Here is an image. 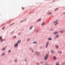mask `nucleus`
Returning <instances> with one entry per match:
<instances>
[{
	"instance_id": "nucleus-1",
	"label": "nucleus",
	"mask_w": 65,
	"mask_h": 65,
	"mask_svg": "<svg viewBox=\"0 0 65 65\" xmlns=\"http://www.w3.org/2000/svg\"><path fill=\"white\" fill-rule=\"evenodd\" d=\"M48 58V55L47 54H46V56L44 57V60H47Z\"/></svg>"
},
{
	"instance_id": "nucleus-2",
	"label": "nucleus",
	"mask_w": 65,
	"mask_h": 65,
	"mask_svg": "<svg viewBox=\"0 0 65 65\" xmlns=\"http://www.w3.org/2000/svg\"><path fill=\"white\" fill-rule=\"evenodd\" d=\"M18 45H19V44L17 43V42H16L14 45V47L15 48L17 47L18 46Z\"/></svg>"
},
{
	"instance_id": "nucleus-3",
	"label": "nucleus",
	"mask_w": 65,
	"mask_h": 65,
	"mask_svg": "<svg viewBox=\"0 0 65 65\" xmlns=\"http://www.w3.org/2000/svg\"><path fill=\"white\" fill-rule=\"evenodd\" d=\"M54 24H55L54 25H57V24H59V23L58 22V21L56 20L54 22Z\"/></svg>"
},
{
	"instance_id": "nucleus-4",
	"label": "nucleus",
	"mask_w": 65,
	"mask_h": 65,
	"mask_svg": "<svg viewBox=\"0 0 65 65\" xmlns=\"http://www.w3.org/2000/svg\"><path fill=\"white\" fill-rule=\"evenodd\" d=\"M2 37H0V40H1V42H3V41H4L5 40V39H2Z\"/></svg>"
},
{
	"instance_id": "nucleus-5",
	"label": "nucleus",
	"mask_w": 65,
	"mask_h": 65,
	"mask_svg": "<svg viewBox=\"0 0 65 65\" xmlns=\"http://www.w3.org/2000/svg\"><path fill=\"white\" fill-rule=\"evenodd\" d=\"M49 44V42H47L46 43V45L45 46V48H47Z\"/></svg>"
},
{
	"instance_id": "nucleus-6",
	"label": "nucleus",
	"mask_w": 65,
	"mask_h": 65,
	"mask_svg": "<svg viewBox=\"0 0 65 65\" xmlns=\"http://www.w3.org/2000/svg\"><path fill=\"white\" fill-rule=\"evenodd\" d=\"M35 54L36 56H39V55H40V53H39L37 52H35Z\"/></svg>"
},
{
	"instance_id": "nucleus-7",
	"label": "nucleus",
	"mask_w": 65,
	"mask_h": 65,
	"mask_svg": "<svg viewBox=\"0 0 65 65\" xmlns=\"http://www.w3.org/2000/svg\"><path fill=\"white\" fill-rule=\"evenodd\" d=\"M59 35H56V36L54 37V39H57L59 37Z\"/></svg>"
},
{
	"instance_id": "nucleus-8",
	"label": "nucleus",
	"mask_w": 65,
	"mask_h": 65,
	"mask_svg": "<svg viewBox=\"0 0 65 65\" xmlns=\"http://www.w3.org/2000/svg\"><path fill=\"white\" fill-rule=\"evenodd\" d=\"M62 32V33H64L65 32V31L63 29H61L59 31V32Z\"/></svg>"
},
{
	"instance_id": "nucleus-9",
	"label": "nucleus",
	"mask_w": 65,
	"mask_h": 65,
	"mask_svg": "<svg viewBox=\"0 0 65 65\" xmlns=\"http://www.w3.org/2000/svg\"><path fill=\"white\" fill-rule=\"evenodd\" d=\"M53 59L55 61L57 60V57L55 56H54L53 57Z\"/></svg>"
},
{
	"instance_id": "nucleus-10",
	"label": "nucleus",
	"mask_w": 65,
	"mask_h": 65,
	"mask_svg": "<svg viewBox=\"0 0 65 65\" xmlns=\"http://www.w3.org/2000/svg\"><path fill=\"white\" fill-rule=\"evenodd\" d=\"M52 13L51 12H49L47 13V15H50L52 14Z\"/></svg>"
},
{
	"instance_id": "nucleus-11",
	"label": "nucleus",
	"mask_w": 65,
	"mask_h": 65,
	"mask_svg": "<svg viewBox=\"0 0 65 65\" xmlns=\"http://www.w3.org/2000/svg\"><path fill=\"white\" fill-rule=\"evenodd\" d=\"M33 44H37L38 42L37 41H35L32 42Z\"/></svg>"
},
{
	"instance_id": "nucleus-12",
	"label": "nucleus",
	"mask_w": 65,
	"mask_h": 65,
	"mask_svg": "<svg viewBox=\"0 0 65 65\" xmlns=\"http://www.w3.org/2000/svg\"><path fill=\"white\" fill-rule=\"evenodd\" d=\"M6 48V47L3 48L2 49V50L3 51H5Z\"/></svg>"
},
{
	"instance_id": "nucleus-13",
	"label": "nucleus",
	"mask_w": 65,
	"mask_h": 65,
	"mask_svg": "<svg viewBox=\"0 0 65 65\" xmlns=\"http://www.w3.org/2000/svg\"><path fill=\"white\" fill-rule=\"evenodd\" d=\"M51 53L52 54H54V53H55V51H54L53 50H52L51 51Z\"/></svg>"
},
{
	"instance_id": "nucleus-14",
	"label": "nucleus",
	"mask_w": 65,
	"mask_h": 65,
	"mask_svg": "<svg viewBox=\"0 0 65 65\" xmlns=\"http://www.w3.org/2000/svg\"><path fill=\"white\" fill-rule=\"evenodd\" d=\"M41 20V19L40 18L37 21V22H40V21Z\"/></svg>"
},
{
	"instance_id": "nucleus-15",
	"label": "nucleus",
	"mask_w": 65,
	"mask_h": 65,
	"mask_svg": "<svg viewBox=\"0 0 65 65\" xmlns=\"http://www.w3.org/2000/svg\"><path fill=\"white\" fill-rule=\"evenodd\" d=\"M58 32H57V31L55 32H54V35H56V34H58Z\"/></svg>"
},
{
	"instance_id": "nucleus-16",
	"label": "nucleus",
	"mask_w": 65,
	"mask_h": 65,
	"mask_svg": "<svg viewBox=\"0 0 65 65\" xmlns=\"http://www.w3.org/2000/svg\"><path fill=\"white\" fill-rule=\"evenodd\" d=\"M21 42V40H19L18 41L17 43H18L19 44V43H20Z\"/></svg>"
},
{
	"instance_id": "nucleus-17",
	"label": "nucleus",
	"mask_w": 65,
	"mask_h": 65,
	"mask_svg": "<svg viewBox=\"0 0 65 65\" xmlns=\"http://www.w3.org/2000/svg\"><path fill=\"white\" fill-rule=\"evenodd\" d=\"M48 40L50 41V40H52V39L51 37H50L48 38Z\"/></svg>"
},
{
	"instance_id": "nucleus-18",
	"label": "nucleus",
	"mask_w": 65,
	"mask_h": 65,
	"mask_svg": "<svg viewBox=\"0 0 65 65\" xmlns=\"http://www.w3.org/2000/svg\"><path fill=\"white\" fill-rule=\"evenodd\" d=\"M34 31H35V32H36V33H38V31H37V30L36 28H35V29Z\"/></svg>"
},
{
	"instance_id": "nucleus-19",
	"label": "nucleus",
	"mask_w": 65,
	"mask_h": 65,
	"mask_svg": "<svg viewBox=\"0 0 65 65\" xmlns=\"http://www.w3.org/2000/svg\"><path fill=\"white\" fill-rule=\"evenodd\" d=\"M5 55V53L4 52H3L1 54V56H4Z\"/></svg>"
},
{
	"instance_id": "nucleus-20",
	"label": "nucleus",
	"mask_w": 65,
	"mask_h": 65,
	"mask_svg": "<svg viewBox=\"0 0 65 65\" xmlns=\"http://www.w3.org/2000/svg\"><path fill=\"white\" fill-rule=\"evenodd\" d=\"M55 47L56 48H57V49L58 48H59V46H58V45H55Z\"/></svg>"
},
{
	"instance_id": "nucleus-21",
	"label": "nucleus",
	"mask_w": 65,
	"mask_h": 65,
	"mask_svg": "<svg viewBox=\"0 0 65 65\" xmlns=\"http://www.w3.org/2000/svg\"><path fill=\"white\" fill-rule=\"evenodd\" d=\"M33 26H31L29 28V30H31V29H32V28H33Z\"/></svg>"
},
{
	"instance_id": "nucleus-22",
	"label": "nucleus",
	"mask_w": 65,
	"mask_h": 65,
	"mask_svg": "<svg viewBox=\"0 0 65 65\" xmlns=\"http://www.w3.org/2000/svg\"><path fill=\"white\" fill-rule=\"evenodd\" d=\"M11 50H9L8 51V54H10V53H11Z\"/></svg>"
},
{
	"instance_id": "nucleus-23",
	"label": "nucleus",
	"mask_w": 65,
	"mask_h": 65,
	"mask_svg": "<svg viewBox=\"0 0 65 65\" xmlns=\"http://www.w3.org/2000/svg\"><path fill=\"white\" fill-rule=\"evenodd\" d=\"M58 9H59L58 8H56L54 10V11H57V10H58Z\"/></svg>"
},
{
	"instance_id": "nucleus-24",
	"label": "nucleus",
	"mask_w": 65,
	"mask_h": 65,
	"mask_svg": "<svg viewBox=\"0 0 65 65\" xmlns=\"http://www.w3.org/2000/svg\"><path fill=\"white\" fill-rule=\"evenodd\" d=\"M55 65H59V62H56V63Z\"/></svg>"
},
{
	"instance_id": "nucleus-25",
	"label": "nucleus",
	"mask_w": 65,
	"mask_h": 65,
	"mask_svg": "<svg viewBox=\"0 0 65 65\" xmlns=\"http://www.w3.org/2000/svg\"><path fill=\"white\" fill-rule=\"evenodd\" d=\"M14 63H17V60L15 59L14 61Z\"/></svg>"
},
{
	"instance_id": "nucleus-26",
	"label": "nucleus",
	"mask_w": 65,
	"mask_h": 65,
	"mask_svg": "<svg viewBox=\"0 0 65 65\" xmlns=\"http://www.w3.org/2000/svg\"><path fill=\"white\" fill-rule=\"evenodd\" d=\"M58 53L59 54H61L62 53V52L61 51H59L58 52Z\"/></svg>"
},
{
	"instance_id": "nucleus-27",
	"label": "nucleus",
	"mask_w": 65,
	"mask_h": 65,
	"mask_svg": "<svg viewBox=\"0 0 65 65\" xmlns=\"http://www.w3.org/2000/svg\"><path fill=\"white\" fill-rule=\"evenodd\" d=\"M65 62H63L62 64H61L62 65H65Z\"/></svg>"
},
{
	"instance_id": "nucleus-28",
	"label": "nucleus",
	"mask_w": 65,
	"mask_h": 65,
	"mask_svg": "<svg viewBox=\"0 0 65 65\" xmlns=\"http://www.w3.org/2000/svg\"><path fill=\"white\" fill-rule=\"evenodd\" d=\"M45 24V22H44L42 23L41 24L42 26H43V25H44Z\"/></svg>"
},
{
	"instance_id": "nucleus-29",
	"label": "nucleus",
	"mask_w": 65,
	"mask_h": 65,
	"mask_svg": "<svg viewBox=\"0 0 65 65\" xmlns=\"http://www.w3.org/2000/svg\"><path fill=\"white\" fill-rule=\"evenodd\" d=\"M30 39H29V38L27 40V41H28H28H30Z\"/></svg>"
},
{
	"instance_id": "nucleus-30",
	"label": "nucleus",
	"mask_w": 65,
	"mask_h": 65,
	"mask_svg": "<svg viewBox=\"0 0 65 65\" xmlns=\"http://www.w3.org/2000/svg\"><path fill=\"white\" fill-rule=\"evenodd\" d=\"M16 37H17V36H15L13 37V38H15Z\"/></svg>"
},
{
	"instance_id": "nucleus-31",
	"label": "nucleus",
	"mask_w": 65,
	"mask_h": 65,
	"mask_svg": "<svg viewBox=\"0 0 65 65\" xmlns=\"http://www.w3.org/2000/svg\"><path fill=\"white\" fill-rule=\"evenodd\" d=\"M29 49L30 51H31L32 50V48H31V47H30L29 48Z\"/></svg>"
},
{
	"instance_id": "nucleus-32",
	"label": "nucleus",
	"mask_w": 65,
	"mask_h": 65,
	"mask_svg": "<svg viewBox=\"0 0 65 65\" xmlns=\"http://www.w3.org/2000/svg\"><path fill=\"white\" fill-rule=\"evenodd\" d=\"M36 64H37V65H40V64H39V63L38 62H37Z\"/></svg>"
},
{
	"instance_id": "nucleus-33",
	"label": "nucleus",
	"mask_w": 65,
	"mask_h": 65,
	"mask_svg": "<svg viewBox=\"0 0 65 65\" xmlns=\"http://www.w3.org/2000/svg\"><path fill=\"white\" fill-rule=\"evenodd\" d=\"M27 61V58H25V59H24V61L25 62H26Z\"/></svg>"
},
{
	"instance_id": "nucleus-34",
	"label": "nucleus",
	"mask_w": 65,
	"mask_h": 65,
	"mask_svg": "<svg viewBox=\"0 0 65 65\" xmlns=\"http://www.w3.org/2000/svg\"><path fill=\"white\" fill-rule=\"evenodd\" d=\"M45 65H49V64H48V63L47 62H46L45 63Z\"/></svg>"
},
{
	"instance_id": "nucleus-35",
	"label": "nucleus",
	"mask_w": 65,
	"mask_h": 65,
	"mask_svg": "<svg viewBox=\"0 0 65 65\" xmlns=\"http://www.w3.org/2000/svg\"><path fill=\"white\" fill-rule=\"evenodd\" d=\"M13 33H14V31H13L11 33V34H13Z\"/></svg>"
},
{
	"instance_id": "nucleus-36",
	"label": "nucleus",
	"mask_w": 65,
	"mask_h": 65,
	"mask_svg": "<svg viewBox=\"0 0 65 65\" xmlns=\"http://www.w3.org/2000/svg\"><path fill=\"white\" fill-rule=\"evenodd\" d=\"M31 51H32V53H34V50H31Z\"/></svg>"
},
{
	"instance_id": "nucleus-37",
	"label": "nucleus",
	"mask_w": 65,
	"mask_h": 65,
	"mask_svg": "<svg viewBox=\"0 0 65 65\" xmlns=\"http://www.w3.org/2000/svg\"><path fill=\"white\" fill-rule=\"evenodd\" d=\"M5 29V27H3L2 28V29L3 30V29Z\"/></svg>"
},
{
	"instance_id": "nucleus-38",
	"label": "nucleus",
	"mask_w": 65,
	"mask_h": 65,
	"mask_svg": "<svg viewBox=\"0 0 65 65\" xmlns=\"http://www.w3.org/2000/svg\"><path fill=\"white\" fill-rule=\"evenodd\" d=\"M42 47H42V46H41V47H40V48L41 49L42 48Z\"/></svg>"
},
{
	"instance_id": "nucleus-39",
	"label": "nucleus",
	"mask_w": 65,
	"mask_h": 65,
	"mask_svg": "<svg viewBox=\"0 0 65 65\" xmlns=\"http://www.w3.org/2000/svg\"><path fill=\"white\" fill-rule=\"evenodd\" d=\"M50 30L51 31H52L53 30V29H51Z\"/></svg>"
},
{
	"instance_id": "nucleus-40",
	"label": "nucleus",
	"mask_w": 65,
	"mask_h": 65,
	"mask_svg": "<svg viewBox=\"0 0 65 65\" xmlns=\"http://www.w3.org/2000/svg\"><path fill=\"white\" fill-rule=\"evenodd\" d=\"M23 21H24L23 20L21 21H20V22H23Z\"/></svg>"
},
{
	"instance_id": "nucleus-41",
	"label": "nucleus",
	"mask_w": 65,
	"mask_h": 65,
	"mask_svg": "<svg viewBox=\"0 0 65 65\" xmlns=\"http://www.w3.org/2000/svg\"><path fill=\"white\" fill-rule=\"evenodd\" d=\"M22 9H24V8L23 7H22Z\"/></svg>"
},
{
	"instance_id": "nucleus-42",
	"label": "nucleus",
	"mask_w": 65,
	"mask_h": 65,
	"mask_svg": "<svg viewBox=\"0 0 65 65\" xmlns=\"http://www.w3.org/2000/svg\"><path fill=\"white\" fill-rule=\"evenodd\" d=\"M41 64H42V63H43V62L41 61Z\"/></svg>"
},
{
	"instance_id": "nucleus-43",
	"label": "nucleus",
	"mask_w": 65,
	"mask_h": 65,
	"mask_svg": "<svg viewBox=\"0 0 65 65\" xmlns=\"http://www.w3.org/2000/svg\"><path fill=\"white\" fill-rule=\"evenodd\" d=\"M63 14H65V12L63 13Z\"/></svg>"
},
{
	"instance_id": "nucleus-44",
	"label": "nucleus",
	"mask_w": 65,
	"mask_h": 65,
	"mask_svg": "<svg viewBox=\"0 0 65 65\" xmlns=\"http://www.w3.org/2000/svg\"><path fill=\"white\" fill-rule=\"evenodd\" d=\"M55 0H54V1H53V2H55Z\"/></svg>"
},
{
	"instance_id": "nucleus-45",
	"label": "nucleus",
	"mask_w": 65,
	"mask_h": 65,
	"mask_svg": "<svg viewBox=\"0 0 65 65\" xmlns=\"http://www.w3.org/2000/svg\"><path fill=\"white\" fill-rule=\"evenodd\" d=\"M11 25H13V24H11Z\"/></svg>"
}]
</instances>
